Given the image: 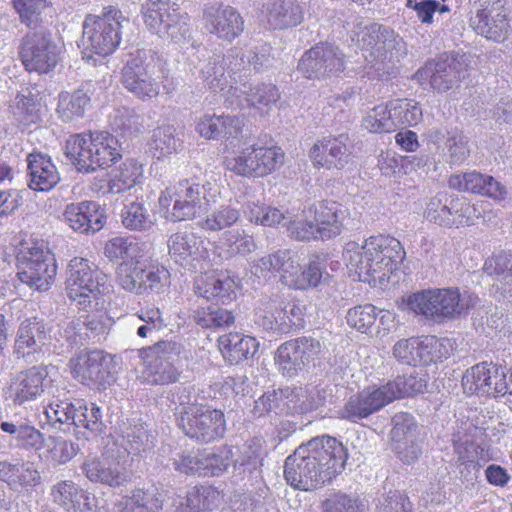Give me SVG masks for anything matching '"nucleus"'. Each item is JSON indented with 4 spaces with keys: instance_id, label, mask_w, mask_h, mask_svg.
Returning a JSON list of instances; mask_svg holds the SVG:
<instances>
[{
    "instance_id": "obj_1",
    "label": "nucleus",
    "mask_w": 512,
    "mask_h": 512,
    "mask_svg": "<svg viewBox=\"0 0 512 512\" xmlns=\"http://www.w3.org/2000/svg\"><path fill=\"white\" fill-rule=\"evenodd\" d=\"M347 456L345 447L336 438L328 435L313 438L286 458L285 479L298 490L317 489L342 472Z\"/></svg>"
},
{
    "instance_id": "obj_2",
    "label": "nucleus",
    "mask_w": 512,
    "mask_h": 512,
    "mask_svg": "<svg viewBox=\"0 0 512 512\" xmlns=\"http://www.w3.org/2000/svg\"><path fill=\"white\" fill-rule=\"evenodd\" d=\"M401 242L389 235H375L362 244L346 243L343 259L349 273L359 281L382 285L405 258Z\"/></svg>"
},
{
    "instance_id": "obj_3",
    "label": "nucleus",
    "mask_w": 512,
    "mask_h": 512,
    "mask_svg": "<svg viewBox=\"0 0 512 512\" xmlns=\"http://www.w3.org/2000/svg\"><path fill=\"white\" fill-rule=\"evenodd\" d=\"M166 62L152 50H137L122 68V84L136 98L148 101L160 93L167 78Z\"/></svg>"
},
{
    "instance_id": "obj_4",
    "label": "nucleus",
    "mask_w": 512,
    "mask_h": 512,
    "mask_svg": "<svg viewBox=\"0 0 512 512\" xmlns=\"http://www.w3.org/2000/svg\"><path fill=\"white\" fill-rule=\"evenodd\" d=\"M66 157L79 172L89 173L121 158L118 140L108 132L76 134L66 141Z\"/></svg>"
},
{
    "instance_id": "obj_5",
    "label": "nucleus",
    "mask_w": 512,
    "mask_h": 512,
    "mask_svg": "<svg viewBox=\"0 0 512 512\" xmlns=\"http://www.w3.org/2000/svg\"><path fill=\"white\" fill-rule=\"evenodd\" d=\"M306 311L300 300L275 292L260 300L255 323L266 331L286 334L304 328Z\"/></svg>"
},
{
    "instance_id": "obj_6",
    "label": "nucleus",
    "mask_w": 512,
    "mask_h": 512,
    "mask_svg": "<svg viewBox=\"0 0 512 512\" xmlns=\"http://www.w3.org/2000/svg\"><path fill=\"white\" fill-rule=\"evenodd\" d=\"M107 275L88 259L74 257L67 267L66 294L83 309L97 305V300L107 289Z\"/></svg>"
},
{
    "instance_id": "obj_7",
    "label": "nucleus",
    "mask_w": 512,
    "mask_h": 512,
    "mask_svg": "<svg viewBox=\"0 0 512 512\" xmlns=\"http://www.w3.org/2000/svg\"><path fill=\"white\" fill-rule=\"evenodd\" d=\"M17 275L21 282L38 291L50 288L56 276L57 266L54 255L42 243L25 240L16 254Z\"/></svg>"
},
{
    "instance_id": "obj_8",
    "label": "nucleus",
    "mask_w": 512,
    "mask_h": 512,
    "mask_svg": "<svg viewBox=\"0 0 512 512\" xmlns=\"http://www.w3.org/2000/svg\"><path fill=\"white\" fill-rule=\"evenodd\" d=\"M122 21L126 18L114 6L105 7L101 15H87L82 36L85 49L101 56L113 53L121 41Z\"/></svg>"
},
{
    "instance_id": "obj_9",
    "label": "nucleus",
    "mask_w": 512,
    "mask_h": 512,
    "mask_svg": "<svg viewBox=\"0 0 512 512\" xmlns=\"http://www.w3.org/2000/svg\"><path fill=\"white\" fill-rule=\"evenodd\" d=\"M141 11L146 27L160 38L181 43L189 36L188 16L176 3L147 0Z\"/></svg>"
},
{
    "instance_id": "obj_10",
    "label": "nucleus",
    "mask_w": 512,
    "mask_h": 512,
    "mask_svg": "<svg viewBox=\"0 0 512 512\" xmlns=\"http://www.w3.org/2000/svg\"><path fill=\"white\" fill-rule=\"evenodd\" d=\"M206 187L183 180L167 187L159 197V205L166 209V219L172 222L191 220L204 210Z\"/></svg>"
},
{
    "instance_id": "obj_11",
    "label": "nucleus",
    "mask_w": 512,
    "mask_h": 512,
    "mask_svg": "<svg viewBox=\"0 0 512 512\" xmlns=\"http://www.w3.org/2000/svg\"><path fill=\"white\" fill-rule=\"evenodd\" d=\"M357 42L363 56L373 67L386 62H393L406 54L403 39L393 30L379 25L364 27L357 36Z\"/></svg>"
},
{
    "instance_id": "obj_12",
    "label": "nucleus",
    "mask_w": 512,
    "mask_h": 512,
    "mask_svg": "<svg viewBox=\"0 0 512 512\" xmlns=\"http://www.w3.org/2000/svg\"><path fill=\"white\" fill-rule=\"evenodd\" d=\"M284 162V152L277 146L253 144L241 149L237 155L227 157L228 170L244 177H264Z\"/></svg>"
},
{
    "instance_id": "obj_13",
    "label": "nucleus",
    "mask_w": 512,
    "mask_h": 512,
    "mask_svg": "<svg viewBox=\"0 0 512 512\" xmlns=\"http://www.w3.org/2000/svg\"><path fill=\"white\" fill-rule=\"evenodd\" d=\"M60 52L52 34L46 28L39 27L22 38L19 55L28 72L44 74L56 67Z\"/></svg>"
},
{
    "instance_id": "obj_14",
    "label": "nucleus",
    "mask_w": 512,
    "mask_h": 512,
    "mask_svg": "<svg viewBox=\"0 0 512 512\" xmlns=\"http://www.w3.org/2000/svg\"><path fill=\"white\" fill-rule=\"evenodd\" d=\"M468 75V58L466 55L449 53L428 61L420 68L415 77L420 82H428L438 92H446L459 84Z\"/></svg>"
},
{
    "instance_id": "obj_15",
    "label": "nucleus",
    "mask_w": 512,
    "mask_h": 512,
    "mask_svg": "<svg viewBox=\"0 0 512 512\" xmlns=\"http://www.w3.org/2000/svg\"><path fill=\"white\" fill-rule=\"evenodd\" d=\"M179 427L190 438L201 442H212L225 432V419L221 410L211 406H192L179 419Z\"/></svg>"
},
{
    "instance_id": "obj_16",
    "label": "nucleus",
    "mask_w": 512,
    "mask_h": 512,
    "mask_svg": "<svg viewBox=\"0 0 512 512\" xmlns=\"http://www.w3.org/2000/svg\"><path fill=\"white\" fill-rule=\"evenodd\" d=\"M202 23L210 35L231 43L244 31V19L239 11L221 1H210L202 7Z\"/></svg>"
},
{
    "instance_id": "obj_17",
    "label": "nucleus",
    "mask_w": 512,
    "mask_h": 512,
    "mask_svg": "<svg viewBox=\"0 0 512 512\" xmlns=\"http://www.w3.org/2000/svg\"><path fill=\"white\" fill-rule=\"evenodd\" d=\"M297 68L307 79L336 76L345 68L344 54L332 44L320 43L303 54Z\"/></svg>"
},
{
    "instance_id": "obj_18",
    "label": "nucleus",
    "mask_w": 512,
    "mask_h": 512,
    "mask_svg": "<svg viewBox=\"0 0 512 512\" xmlns=\"http://www.w3.org/2000/svg\"><path fill=\"white\" fill-rule=\"evenodd\" d=\"M83 471L91 482L113 488L126 485L131 478L125 460L118 458V453L110 443H106L100 458H91L84 462Z\"/></svg>"
},
{
    "instance_id": "obj_19",
    "label": "nucleus",
    "mask_w": 512,
    "mask_h": 512,
    "mask_svg": "<svg viewBox=\"0 0 512 512\" xmlns=\"http://www.w3.org/2000/svg\"><path fill=\"white\" fill-rule=\"evenodd\" d=\"M178 347L175 342L160 341L146 350L145 380L153 385H165L178 379V371L173 362L178 357Z\"/></svg>"
},
{
    "instance_id": "obj_20",
    "label": "nucleus",
    "mask_w": 512,
    "mask_h": 512,
    "mask_svg": "<svg viewBox=\"0 0 512 512\" xmlns=\"http://www.w3.org/2000/svg\"><path fill=\"white\" fill-rule=\"evenodd\" d=\"M392 396L393 393L389 392L386 384L380 387H367L347 400L341 410V416L352 421L367 418L391 403Z\"/></svg>"
},
{
    "instance_id": "obj_21",
    "label": "nucleus",
    "mask_w": 512,
    "mask_h": 512,
    "mask_svg": "<svg viewBox=\"0 0 512 512\" xmlns=\"http://www.w3.org/2000/svg\"><path fill=\"white\" fill-rule=\"evenodd\" d=\"M110 362L103 351L93 350L72 358L70 369L73 377L85 385H105L111 378Z\"/></svg>"
},
{
    "instance_id": "obj_22",
    "label": "nucleus",
    "mask_w": 512,
    "mask_h": 512,
    "mask_svg": "<svg viewBox=\"0 0 512 512\" xmlns=\"http://www.w3.org/2000/svg\"><path fill=\"white\" fill-rule=\"evenodd\" d=\"M63 221L75 232L94 234L106 224V215L97 202L82 201L65 207Z\"/></svg>"
},
{
    "instance_id": "obj_23",
    "label": "nucleus",
    "mask_w": 512,
    "mask_h": 512,
    "mask_svg": "<svg viewBox=\"0 0 512 512\" xmlns=\"http://www.w3.org/2000/svg\"><path fill=\"white\" fill-rule=\"evenodd\" d=\"M49 339V330L42 320L27 319L18 328L14 352L29 362L38 361L39 356L43 354L42 347Z\"/></svg>"
},
{
    "instance_id": "obj_24",
    "label": "nucleus",
    "mask_w": 512,
    "mask_h": 512,
    "mask_svg": "<svg viewBox=\"0 0 512 512\" xmlns=\"http://www.w3.org/2000/svg\"><path fill=\"white\" fill-rule=\"evenodd\" d=\"M471 27L478 35L495 42H503L510 32L509 19L499 1L479 9L471 18Z\"/></svg>"
},
{
    "instance_id": "obj_25",
    "label": "nucleus",
    "mask_w": 512,
    "mask_h": 512,
    "mask_svg": "<svg viewBox=\"0 0 512 512\" xmlns=\"http://www.w3.org/2000/svg\"><path fill=\"white\" fill-rule=\"evenodd\" d=\"M309 155L315 167L328 170L343 169L350 161V152L343 136L318 140Z\"/></svg>"
},
{
    "instance_id": "obj_26",
    "label": "nucleus",
    "mask_w": 512,
    "mask_h": 512,
    "mask_svg": "<svg viewBox=\"0 0 512 512\" xmlns=\"http://www.w3.org/2000/svg\"><path fill=\"white\" fill-rule=\"evenodd\" d=\"M48 377L45 367L33 366L18 373L9 386V398L15 405H25L37 399L44 391Z\"/></svg>"
},
{
    "instance_id": "obj_27",
    "label": "nucleus",
    "mask_w": 512,
    "mask_h": 512,
    "mask_svg": "<svg viewBox=\"0 0 512 512\" xmlns=\"http://www.w3.org/2000/svg\"><path fill=\"white\" fill-rule=\"evenodd\" d=\"M312 207L320 239H331L342 233L349 221L347 207L335 201H322Z\"/></svg>"
},
{
    "instance_id": "obj_28",
    "label": "nucleus",
    "mask_w": 512,
    "mask_h": 512,
    "mask_svg": "<svg viewBox=\"0 0 512 512\" xmlns=\"http://www.w3.org/2000/svg\"><path fill=\"white\" fill-rule=\"evenodd\" d=\"M155 438L142 425L127 427L125 431L117 436L110 437L107 443L118 453V458H126L131 455L144 456L154 448Z\"/></svg>"
},
{
    "instance_id": "obj_29",
    "label": "nucleus",
    "mask_w": 512,
    "mask_h": 512,
    "mask_svg": "<svg viewBox=\"0 0 512 512\" xmlns=\"http://www.w3.org/2000/svg\"><path fill=\"white\" fill-rule=\"evenodd\" d=\"M439 322L465 317L472 310L478 297L469 292H460L458 288H437Z\"/></svg>"
},
{
    "instance_id": "obj_30",
    "label": "nucleus",
    "mask_w": 512,
    "mask_h": 512,
    "mask_svg": "<svg viewBox=\"0 0 512 512\" xmlns=\"http://www.w3.org/2000/svg\"><path fill=\"white\" fill-rule=\"evenodd\" d=\"M280 396L285 397L284 405L288 413H307L322 407L331 397L327 388L318 386L293 387L281 389Z\"/></svg>"
},
{
    "instance_id": "obj_31",
    "label": "nucleus",
    "mask_w": 512,
    "mask_h": 512,
    "mask_svg": "<svg viewBox=\"0 0 512 512\" xmlns=\"http://www.w3.org/2000/svg\"><path fill=\"white\" fill-rule=\"evenodd\" d=\"M236 281L223 272H213L198 276L194 282V291L207 300L228 303L236 297Z\"/></svg>"
},
{
    "instance_id": "obj_32",
    "label": "nucleus",
    "mask_w": 512,
    "mask_h": 512,
    "mask_svg": "<svg viewBox=\"0 0 512 512\" xmlns=\"http://www.w3.org/2000/svg\"><path fill=\"white\" fill-rule=\"evenodd\" d=\"M449 185L460 191L478 193L496 200L505 199L507 194L505 187L492 176L476 171L451 176Z\"/></svg>"
},
{
    "instance_id": "obj_33",
    "label": "nucleus",
    "mask_w": 512,
    "mask_h": 512,
    "mask_svg": "<svg viewBox=\"0 0 512 512\" xmlns=\"http://www.w3.org/2000/svg\"><path fill=\"white\" fill-rule=\"evenodd\" d=\"M230 60L235 62L234 59H228V54L226 56H213L201 68L200 75L211 90L216 92L229 88V94L240 97L238 94L239 88L234 87L232 81V76L238 71L231 70Z\"/></svg>"
},
{
    "instance_id": "obj_34",
    "label": "nucleus",
    "mask_w": 512,
    "mask_h": 512,
    "mask_svg": "<svg viewBox=\"0 0 512 512\" xmlns=\"http://www.w3.org/2000/svg\"><path fill=\"white\" fill-rule=\"evenodd\" d=\"M170 257L180 265L200 261L207 256L204 241L193 232H177L167 241Z\"/></svg>"
},
{
    "instance_id": "obj_35",
    "label": "nucleus",
    "mask_w": 512,
    "mask_h": 512,
    "mask_svg": "<svg viewBox=\"0 0 512 512\" xmlns=\"http://www.w3.org/2000/svg\"><path fill=\"white\" fill-rule=\"evenodd\" d=\"M288 264L285 273L280 277L282 284L296 290H306L319 285L324 265L318 257L310 260L306 268H302L295 257Z\"/></svg>"
},
{
    "instance_id": "obj_36",
    "label": "nucleus",
    "mask_w": 512,
    "mask_h": 512,
    "mask_svg": "<svg viewBox=\"0 0 512 512\" xmlns=\"http://www.w3.org/2000/svg\"><path fill=\"white\" fill-rule=\"evenodd\" d=\"M27 169L29 187L35 191H50L59 181V172L51 158L40 154L31 153L27 157Z\"/></svg>"
},
{
    "instance_id": "obj_37",
    "label": "nucleus",
    "mask_w": 512,
    "mask_h": 512,
    "mask_svg": "<svg viewBox=\"0 0 512 512\" xmlns=\"http://www.w3.org/2000/svg\"><path fill=\"white\" fill-rule=\"evenodd\" d=\"M243 124V119L237 116L206 114L197 122L196 130L205 139H229L237 137Z\"/></svg>"
},
{
    "instance_id": "obj_38",
    "label": "nucleus",
    "mask_w": 512,
    "mask_h": 512,
    "mask_svg": "<svg viewBox=\"0 0 512 512\" xmlns=\"http://www.w3.org/2000/svg\"><path fill=\"white\" fill-rule=\"evenodd\" d=\"M0 480L11 488H31L40 483L41 476L30 461H0Z\"/></svg>"
},
{
    "instance_id": "obj_39",
    "label": "nucleus",
    "mask_w": 512,
    "mask_h": 512,
    "mask_svg": "<svg viewBox=\"0 0 512 512\" xmlns=\"http://www.w3.org/2000/svg\"><path fill=\"white\" fill-rule=\"evenodd\" d=\"M232 71L254 70L260 71L271 65V47L259 45L245 48H232L228 52Z\"/></svg>"
},
{
    "instance_id": "obj_40",
    "label": "nucleus",
    "mask_w": 512,
    "mask_h": 512,
    "mask_svg": "<svg viewBox=\"0 0 512 512\" xmlns=\"http://www.w3.org/2000/svg\"><path fill=\"white\" fill-rule=\"evenodd\" d=\"M266 18L274 29H286L301 23L303 12L298 0H271L266 4Z\"/></svg>"
},
{
    "instance_id": "obj_41",
    "label": "nucleus",
    "mask_w": 512,
    "mask_h": 512,
    "mask_svg": "<svg viewBox=\"0 0 512 512\" xmlns=\"http://www.w3.org/2000/svg\"><path fill=\"white\" fill-rule=\"evenodd\" d=\"M78 401L72 402L68 399H60L59 396H53L43 407L45 423L60 431H70L75 423Z\"/></svg>"
},
{
    "instance_id": "obj_42",
    "label": "nucleus",
    "mask_w": 512,
    "mask_h": 512,
    "mask_svg": "<svg viewBox=\"0 0 512 512\" xmlns=\"http://www.w3.org/2000/svg\"><path fill=\"white\" fill-rule=\"evenodd\" d=\"M77 407L72 427L75 436L79 439L81 434L85 439H89L100 434L105 427L100 408L94 403L88 406L80 400Z\"/></svg>"
},
{
    "instance_id": "obj_43",
    "label": "nucleus",
    "mask_w": 512,
    "mask_h": 512,
    "mask_svg": "<svg viewBox=\"0 0 512 512\" xmlns=\"http://www.w3.org/2000/svg\"><path fill=\"white\" fill-rule=\"evenodd\" d=\"M156 216L143 201H132L121 210V223L130 231H149L156 224Z\"/></svg>"
},
{
    "instance_id": "obj_44",
    "label": "nucleus",
    "mask_w": 512,
    "mask_h": 512,
    "mask_svg": "<svg viewBox=\"0 0 512 512\" xmlns=\"http://www.w3.org/2000/svg\"><path fill=\"white\" fill-rule=\"evenodd\" d=\"M163 502V493L157 487L136 489L124 498L121 512H159Z\"/></svg>"
},
{
    "instance_id": "obj_45",
    "label": "nucleus",
    "mask_w": 512,
    "mask_h": 512,
    "mask_svg": "<svg viewBox=\"0 0 512 512\" xmlns=\"http://www.w3.org/2000/svg\"><path fill=\"white\" fill-rule=\"evenodd\" d=\"M437 288L427 289L412 293L402 298L401 307L416 315H422L427 319L439 322L437 305Z\"/></svg>"
},
{
    "instance_id": "obj_46",
    "label": "nucleus",
    "mask_w": 512,
    "mask_h": 512,
    "mask_svg": "<svg viewBox=\"0 0 512 512\" xmlns=\"http://www.w3.org/2000/svg\"><path fill=\"white\" fill-rule=\"evenodd\" d=\"M240 217V210L230 201L198 220L197 226L206 232H219L232 227L240 220Z\"/></svg>"
},
{
    "instance_id": "obj_47",
    "label": "nucleus",
    "mask_w": 512,
    "mask_h": 512,
    "mask_svg": "<svg viewBox=\"0 0 512 512\" xmlns=\"http://www.w3.org/2000/svg\"><path fill=\"white\" fill-rule=\"evenodd\" d=\"M89 105L90 97L83 90L61 92L58 95L56 113L63 122H71L82 118Z\"/></svg>"
},
{
    "instance_id": "obj_48",
    "label": "nucleus",
    "mask_w": 512,
    "mask_h": 512,
    "mask_svg": "<svg viewBox=\"0 0 512 512\" xmlns=\"http://www.w3.org/2000/svg\"><path fill=\"white\" fill-rule=\"evenodd\" d=\"M219 345L231 363H238L256 353L258 342L251 336L229 333L219 338Z\"/></svg>"
},
{
    "instance_id": "obj_49",
    "label": "nucleus",
    "mask_w": 512,
    "mask_h": 512,
    "mask_svg": "<svg viewBox=\"0 0 512 512\" xmlns=\"http://www.w3.org/2000/svg\"><path fill=\"white\" fill-rule=\"evenodd\" d=\"M283 226L286 227L288 235L295 240L307 241L319 238L312 206L293 216L289 213Z\"/></svg>"
},
{
    "instance_id": "obj_50",
    "label": "nucleus",
    "mask_w": 512,
    "mask_h": 512,
    "mask_svg": "<svg viewBox=\"0 0 512 512\" xmlns=\"http://www.w3.org/2000/svg\"><path fill=\"white\" fill-rule=\"evenodd\" d=\"M450 220L447 228L471 226L482 216V206L472 204L464 198L450 195Z\"/></svg>"
},
{
    "instance_id": "obj_51",
    "label": "nucleus",
    "mask_w": 512,
    "mask_h": 512,
    "mask_svg": "<svg viewBox=\"0 0 512 512\" xmlns=\"http://www.w3.org/2000/svg\"><path fill=\"white\" fill-rule=\"evenodd\" d=\"M10 113L14 121L24 127L36 124L41 119L40 104L30 92L17 94L10 105Z\"/></svg>"
},
{
    "instance_id": "obj_52",
    "label": "nucleus",
    "mask_w": 512,
    "mask_h": 512,
    "mask_svg": "<svg viewBox=\"0 0 512 512\" xmlns=\"http://www.w3.org/2000/svg\"><path fill=\"white\" fill-rule=\"evenodd\" d=\"M181 144L176 129L171 125H164L153 130L149 146L153 156L161 159L176 153Z\"/></svg>"
},
{
    "instance_id": "obj_53",
    "label": "nucleus",
    "mask_w": 512,
    "mask_h": 512,
    "mask_svg": "<svg viewBox=\"0 0 512 512\" xmlns=\"http://www.w3.org/2000/svg\"><path fill=\"white\" fill-rule=\"evenodd\" d=\"M142 176V165L134 159H126L119 168L114 171L109 181V190L112 193H121L139 183Z\"/></svg>"
},
{
    "instance_id": "obj_54",
    "label": "nucleus",
    "mask_w": 512,
    "mask_h": 512,
    "mask_svg": "<svg viewBox=\"0 0 512 512\" xmlns=\"http://www.w3.org/2000/svg\"><path fill=\"white\" fill-rule=\"evenodd\" d=\"M388 107L392 115L394 131L401 126H415L422 121V109L413 100H391L388 102Z\"/></svg>"
},
{
    "instance_id": "obj_55",
    "label": "nucleus",
    "mask_w": 512,
    "mask_h": 512,
    "mask_svg": "<svg viewBox=\"0 0 512 512\" xmlns=\"http://www.w3.org/2000/svg\"><path fill=\"white\" fill-rule=\"evenodd\" d=\"M42 446L45 448L43 457L53 466L66 464L79 450L73 442L56 436H49Z\"/></svg>"
},
{
    "instance_id": "obj_56",
    "label": "nucleus",
    "mask_w": 512,
    "mask_h": 512,
    "mask_svg": "<svg viewBox=\"0 0 512 512\" xmlns=\"http://www.w3.org/2000/svg\"><path fill=\"white\" fill-rule=\"evenodd\" d=\"M276 364L283 375L292 377L306 365L295 339L281 344L275 356Z\"/></svg>"
},
{
    "instance_id": "obj_57",
    "label": "nucleus",
    "mask_w": 512,
    "mask_h": 512,
    "mask_svg": "<svg viewBox=\"0 0 512 512\" xmlns=\"http://www.w3.org/2000/svg\"><path fill=\"white\" fill-rule=\"evenodd\" d=\"M245 214L251 223L275 227L287 221L289 212L285 213L276 207L248 202L245 206Z\"/></svg>"
},
{
    "instance_id": "obj_58",
    "label": "nucleus",
    "mask_w": 512,
    "mask_h": 512,
    "mask_svg": "<svg viewBox=\"0 0 512 512\" xmlns=\"http://www.w3.org/2000/svg\"><path fill=\"white\" fill-rule=\"evenodd\" d=\"M389 392L393 393V401L397 398L412 396L422 393L427 386V375L425 373L414 372L410 375L399 376L393 381L386 383Z\"/></svg>"
},
{
    "instance_id": "obj_59",
    "label": "nucleus",
    "mask_w": 512,
    "mask_h": 512,
    "mask_svg": "<svg viewBox=\"0 0 512 512\" xmlns=\"http://www.w3.org/2000/svg\"><path fill=\"white\" fill-rule=\"evenodd\" d=\"M144 266L138 260H126L117 268V283L126 291L141 294Z\"/></svg>"
},
{
    "instance_id": "obj_60",
    "label": "nucleus",
    "mask_w": 512,
    "mask_h": 512,
    "mask_svg": "<svg viewBox=\"0 0 512 512\" xmlns=\"http://www.w3.org/2000/svg\"><path fill=\"white\" fill-rule=\"evenodd\" d=\"M233 462L231 447L222 446L213 453L202 454L200 476H219L224 473Z\"/></svg>"
},
{
    "instance_id": "obj_61",
    "label": "nucleus",
    "mask_w": 512,
    "mask_h": 512,
    "mask_svg": "<svg viewBox=\"0 0 512 512\" xmlns=\"http://www.w3.org/2000/svg\"><path fill=\"white\" fill-rule=\"evenodd\" d=\"M488 364L489 362L478 363L467 369L462 376V386L466 393L469 394H486L491 393V386L488 384Z\"/></svg>"
},
{
    "instance_id": "obj_62",
    "label": "nucleus",
    "mask_w": 512,
    "mask_h": 512,
    "mask_svg": "<svg viewBox=\"0 0 512 512\" xmlns=\"http://www.w3.org/2000/svg\"><path fill=\"white\" fill-rule=\"evenodd\" d=\"M294 255L290 250H277L271 254L265 255L258 259L254 265L255 274L262 277L274 275L276 272L285 273L288 263L291 262Z\"/></svg>"
},
{
    "instance_id": "obj_63",
    "label": "nucleus",
    "mask_w": 512,
    "mask_h": 512,
    "mask_svg": "<svg viewBox=\"0 0 512 512\" xmlns=\"http://www.w3.org/2000/svg\"><path fill=\"white\" fill-rule=\"evenodd\" d=\"M144 115L134 109L122 107L116 110L111 125L124 136H132L144 129Z\"/></svg>"
},
{
    "instance_id": "obj_64",
    "label": "nucleus",
    "mask_w": 512,
    "mask_h": 512,
    "mask_svg": "<svg viewBox=\"0 0 512 512\" xmlns=\"http://www.w3.org/2000/svg\"><path fill=\"white\" fill-rule=\"evenodd\" d=\"M450 195L445 192H439L426 202L424 209V218L436 225L447 228L450 223Z\"/></svg>"
}]
</instances>
